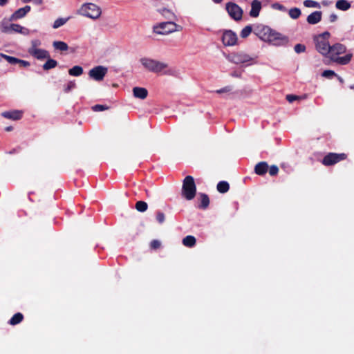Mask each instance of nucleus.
Wrapping results in <instances>:
<instances>
[{"instance_id":"5","label":"nucleus","mask_w":354,"mask_h":354,"mask_svg":"<svg viewBox=\"0 0 354 354\" xmlns=\"http://www.w3.org/2000/svg\"><path fill=\"white\" fill-rule=\"evenodd\" d=\"M196 193V186L194 179L192 176H187L183 181L182 186V196L187 200H192Z\"/></svg>"},{"instance_id":"21","label":"nucleus","mask_w":354,"mask_h":354,"mask_svg":"<svg viewBox=\"0 0 354 354\" xmlns=\"http://www.w3.org/2000/svg\"><path fill=\"white\" fill-rule=\"evenodd\" d=\"M133 96L136 98L144 100L148 95V91L142 87H134L133 88Z\"/></svg>"},{"instance_id":"19","label":"nucleus","mask_w":354,"mask_h":354,"mask_svg":"<svg viewBox=\"0 0 354 354\" xmlns=\"http://www.w3.org/2000/svg\"><path fill=\"white\" fill-rule=\"evenodd\" d=\"M261 9V3L259 0H253L251 3L250 15L252 17H257Z\"/></svg>"},{"instance_id":"2","label":"nucleus","mask_w":354,"mask_h":354,"mask_svg":"<svg viewBox=\"0 0 354 354\" xmlns=\"http://www.w3.org/2000/svg\"><path fill=\"white\" fill-rule=\"evenodd\" d=\"M346 51V47L342 44L337 43L330 46V53L328 55L331 59L341 65H346L350 62L353 55L351 53L346 54L343 57H337V55L344 53Z\"/></svg>"},{"instance_id":"58","label":"nucleus","mask_w":354,"mask_h":354,"mask_svg":"<svg viewBox=\"0 0 354 354\" xmlns=\"http://www.w3.org/2000/svg\"><path fill=\"white\" fill-rule=\"evenodd\" d=\"M67 212H68V215L71 214L68 209L67 210Z\"/></svg>"},{"instance_id":"42","label":"nucleus","mask_w":354,"mask_h":354,"mask_svg":"<svg viewBox=\"0 0 354 354\" xmlns=\"http://www.w3.org/2000/svg\"><path fill=\"white\" fill-rule=\"evenodd\" d=\"M156 220L160 223L162 224L165 222V214L162 212H157L156 213Z\"/></svg>"},{"instance_id":"23","label":"nucleus","mask_w":354,"mask_h":354,"mask_svg":"<svg viewBox=\"0 0 354 354\" xmlns=\"http://www.w3.org/2000/svg\"><path fill=\"white\" fill-rule=\"evenodd\" d=\"M24 319V315L21 313H15L9 320L8 324L15 326L21 323Z\"/></svg>"},{"instance_id":"57","label":"nucleus","mask_w":354,"mask_h":354,"mask_svg":"<svg viewBox=\"0 0 354 354\" xmlns=\"http://www.w3.org/2000/svg\"><path fill=\"white\" fill-rule=\"evenodd\" d=\"M15 149H13V151H10V153H15Z\"/></svg>"},{"instance_id":"45","label":"nucleus","mask_w":354,"mask_h":354,"mask_svg":"<svg viewBox=\"0 0 354 354\" xmlns=\"http://www.w3.org/2000/svg\"><path fill=\"white\" fill-rule=\"evenodd\" d=\"M230 91H231L230 86H225L224 88L217 90L216 93H223L230 92Z\"/></svg>"},{"instance_id":"35","label":"nucleus","mask_w":354,"mask_h":354,"mask_svg":"<svg viewBox=\"0 0 354 354\" xmlns=\"http://www.w3.org/2000/svg\"><path fill=\"white\" fill-rule=\"evenodd\" d=\"M53 46L55 49L60 50H66V43L64 41H54Z\"/></svg>"},{"instance_id":"46","label":"nucleus","mask_w":354,"mask_h":354,"mask_svg":"<svg viewBox=\"0 0 354 354\" xmlns=\"http://www.w3.org/2000/svg\"><path fill=\"white\" fill-rule=\"evenodd\" d=\"M337 19V16L335 14L333 13V14L330 15V16H329L330 22H331V23L335 22Z\"/></svg>"},{"instance_id":"41","label":"nucleus","mask_w":354,"mask_h":354,"mask_svg":"<svg viewBox=\"0 0 354 354\" xmlns=\"http://www.w3.org/2000/svg\"><path fill=\"white\" fill-rule=\"evenodd\" d=\"M94 111H102L109 109V106L102 104H95L92 107Z\"/></svg>"},{"instance_id":"50","label":"nucleus","mask_w":354,"mask_h":354,"mask_svg":"<svg viewBox=\"0 0 354 354\" xmlns=\"http://www.w3.org/2000/svg\"><path fill=\"white\" fill-rule=\"evenodd\" d=\"M32 1H33L35 4H37V5H41L43 2L42 0H31Z\"/></svg>"},{"instance_id":"39","label":"nucleus","mask_w":354,"mask_h":354,"mask_svg":"<svg viewBox=\"0 0 354 354\" xmlns=\"http://www.w3.org/2000/svg\"><path fill=\"white\" fill-rule=\"evenodd\" d=\"M268 171L270 176H274L279 173V168L277 165H273L268 168Z\"/></svg>"},{"instance_id":"36","label":"nucleus","mask_w":354,"mask_h":354,"mask_svg":"<svg viewBox=\"0 0 354 354\" xmlns=\"http://www.w3.org/2000/svg\"><path fill=\"white\" fill-rule=\"evenodd\" d=\"M322 77L328 78V79H331L333 77L337 76V75L335 73V71H332V70H325L322 73Z\"/></svg>"},{"instance_id":"32","label":"nucleus","mask_w":354,"mask_h":354,"mask_svg":"<svg viewBox=\"0 0 354 354\" xmlns=\"http://www.w3.org/2000/svg\"><path fill=\"white\" fill-rule=\"evenodd\" d=\"M0 56L1 57L4 58L8 63H10L11 64H17V62H19L18 58H16V57H14L12 56H9V55H7L3 53H1Z\"/></svg>"},{"instance_id":"6","label":"nucleus","mask_w":354,"mask_h":354,"mask_svg":"<svg viewBox=\"0 0 354 354\" xmlns=\"http://www.w3.org/2000/svg\"><path fill=\"white\" fill-rule=\"evenodd\" d=\"M80 12L82 15L93 19H98L102 14L101 8L92 3L83 4L80 8Z\"/></svg>"},{"instance_id":"28","label":"nucleus","mask_w":354,"mask_h":354,"mask_svg":"<svg viewBox=\"0 0 354 354\" xmlns=\"http://www.w3.org/2000/svg\"><path fill=\"white\" fill-rule=\"evenodd\" d=\"M57 65V61L55 59L48 58V60L43 65V69L45 71H48L50 69L54 68Z\"/></svg>"},{"instance_id":"38","label":"nucleus","mask_w":354,"mask_h":354,"mask_svg":"<svg viewBox=\"0 0 354 354\" xmlns=\"http://www.w3.org/2000/svg\"><path fill=\"white\" fill-rule=\"evenodd\" d=\"M306 46L301 44H297L295 46L294 50L297 53H304L306 51Z\"/></svg>"},{"instance_id":"22","label":"nucleus","mask_w":354,"mask_h":354,"mask_svg":"<svg viewBox=\"0 0 354 354\" xmlns=\"http://www.w3.org/2000/svg\"><path fill=\"white\" fill-rule=\"evenodd\" d=\"M351 6V3L346 0H338L335 4L337 9L342 11L348 10Z\"/></svg>"},{"instance_id":"31","label":"nucleus","mask_w":354,"mask_h":354,"mask_svg":"<svg viewBox=\"0 0 354 354\" xmlns=\"http://www.w3.org/2000/svg\"><path fill=\"white\" fill-rule=\"evenodd\" d=\"M135 207L137 211L140 212H145L148 208V205L145 201H139L136 203Z\"/></svg>"},{"instance_id":"9","label":"nucleus","mask_w":354,"mask_h":354,"mask_svg":"<svg viewBox=\"0 0 354 354\" xmlns=\"http://www.w3.org/2000/svg\"><path fill=\"white\" fill-rule=\"evenodd\" d=\"M227 59L230 62L235 64L248 63L253 60L250 55L243 52L231 53L228 55Z\"/></svg>"},{"instance_id":"24","label":"nucleus","mask_w":354,"mask_h":354,"mask_svg":"<svg viewBox=\"0 0 354 354\" xmlns=\"http://www.w3.org/2000/svg\"><path fill=\"white\" fill-rule=\"evenodd\" d=\"M200 198L201 204L198 205V207L203 209H207L209 205V198L208 195L206 194H200Z\"/></svg>"},{"instance_id":"56","label":"nucleus","mask_w":354,"mask_h":354,"mask_svg":"<svg viewBox=\"0 0 354 354\" xmlns=\"http://www.w3.org/2000/svg\"><path fill=\"white\" fill-rule=\"evenodd\" d=\"M350 88L354 90V84L350 86Z\"/></svg>"},{"instance_id":"43","label":"nucleus","mask_w":354,"mask_h":354,"mask_svg":"<svg viewBox=\"0 0 354 354\" xmlns=\"http://www.w3.org/2000/svg\"><path fill=\"white\" fill-rule=\"evenodd\" d=\"M299 98V97L298 95H287L286 97V99L290 103L298 100Z\"/></svg>"},{"instance_id":"51","label":"nucleus","mask_w":354,"mask_h":354,"mask_svg":"<svg viewBox=\"0 0 354 354\" xmlns=\"http://www.w3.org/2000/svg\"><path fill=\"white\" fill-rule=\"evenodd\" d=\"M12 129H13V127L12 126H9V127H7L5 128L6 131H12Z\"/></svg>"},{"instance_id":"14","label":"nucleus","mask_w":354,"mask_h":354,"mask_svg":"<svg viewBox=\"0 0 354 354\" xmlns=\"http://www.w3.org/2000/svg\"><path fill=\"white\" fill-rule=\"evenodd\" d=\"M272 30L269 26H259L255 30V35L261 40L268 41L269 39Z\"/></svg>"},{"instance_id":"25","label":"nucleus","mask_w":354,"mask_h":354,"mask_svg":"<svg viewBox=\"0 0 354 354\" xmlns=\"http://www.w3.org/2000/svg\"><path fill=\"white\" fill-rule=\"evenodd\" d=\"M196 240L194 236L188 235L183 239V244L188 248H192L196 245Z\"/></svg>"},{"instance_id":"13","label":"nucleus","mask_w":354,"mask_h":354,"mask_svg":"<svg viewBox=\"0 0 354 354\" xmlns=\"http://www.w3.org/2000/svg\"><path fill=\"white\" fill-rule=\"evenodd\" d=\"M237 35L236 34L229 30H225L223 32V36H222V41L224 46H232L235 44H236L237 42Z\"/></svg>"},{"instance_id":"8","label":"nucleus","mask_w":354,"mask_h":354,"mask_svg":"<svg viewBox=\"0 0 354 354\" xmlns=\"http://www.w3.org/2000/svg\"><path fill=\"white\" fill-rule=\"evenodd\" d=\"M1 31L3 33L11 34L12 32L21 33L22 35H28L29 32L28 29L21 26L19 24H11L7 25L3 22L1 24Z\"/></svg>"},{"instance_id":"47","label":"nucleus","mask_w":354,"mask_h":354,"mask_svg":"<svg viewBox=\"0 0 354 354\" xmlns=\"http://www.w3.org/2000/svg\"><path fill=\"white\" fill-rule=\"evenodd\" d=\"M274 8L279 9V10H286V8L284 7V6L281 5V4H279V3H276L274 4Z\"/></svg>"},{"instance_id":"4","label":"nucleus","mask_w":354,"mask_h":354,"mask_svg":"<svg viewBox=\"0 0 354 354\" xmlns=\"http://www.w3.org/2000/svg\"><path fill=\"white\" fill-rule=\"evenodd\" d=\"M182 30L183 27L180 25L171 21L160 23L153 28V32L158 35H168Z\"/></svg>"},{"instance_id":"53","label":"nucleus","mask_w":354,"mask_h":354,"mask_svg":"<svg viewBox=\"0 0 354 354\" xmlns=\"http://www.w3.org/2000/svg\"><path fill=\"white\" fill-rule=\"evenodd\" d=\"M214 3H221L223 0H212Z\"/></svg>"},{"instance_id":"1","label":"nucleus","mask_w":354,"mask_h":354,"mask_svg":"<svg viewBox=\"0 0 354 354\" xmlns=\"http://www.w3.org/2000/svg\"><path fill=\"white\" fill-rule=\"evenodd\" d=\"M140 63L148 71L159 73L162 72V74L167 75H173L174 71L172 69L167 68L168 64L160 61L150 59V58H141Z\"/></svg>"},{"instance_id":"17","label":"nucleus","mask_w":354,"mask_h":354,"mask_svg":"<svg viewBox=\"0 0 354 354\" xmlns=\"http://www.w3.org/2000/svg\"><path fill=\"white\" fill-rule=\"evenodd\" d=\"M322 13L321 11H315L310 14L306 19L309 24H317L322 20Z\"/></svg>"},{"instance_id":"7","label":"nucleus","mask_w":354,"mask_h":354,"mask_svg":"<svg viewBox=\"0 0 354 354\" xmlns=\"http://www.w3.org/2000/svg\"><path fill=\"white\" fill-rule=\"evenodd\" d=\"M347 158V154L344 153H328L322 159V163L326 167L334 165Z\"/></svg>"},{"instance_id":"10","label":"nucleus","mask_w":354,"mask_h":354,"mask_svg":"<svg viewBox=\"0 0 354 354\" xmlns=\"http://www.w3.org/2000/svg\"><path fill=\"white\" fill-rule=\"evenodd\" d=\"M226 10L229 15L235 21H240L243 16V10L235 3L228 2L226 3Z\"/></svg>"},{"instance_id":"30","label":"nucleus","mask_w":354,"mask_h":354,"mask_svg":"<svg viewBox=\"0 0 354 354\" xmlns=\"http://www.w3.org/2000/svg\"><path fill=\"white\" fill-rule=\"evenodd\" d=\"M288 15L290 18L297 19L301 16V10L298 8H292L289 10Z\"/></svg>"},{"instance_id":"3","label":"nucleus","mask_w":354,"mask_h":354,"mask_svg":"<svg viewBox=\"0 0 354 354\" xmlns=\"http://www.w3.org/2000/svg\"><path fill=\"white\" fill-rule=\"evenodd\" d=\"M330 35L328 32H324L322 34L315 37L314 40L317 50L323 55H328L330 53V45L329 44V37Z\"/></svg>"},{"instance_id":"44","label":"nucleus","mask_w":354,"mask_h":354,"mask_svg":"<svg viewBox=\"0 0 354 354\" xmlns=\"http://www.w3.org/2000/svg\"><path fill=\"white\" fill-rule=\"evenodd\" d=\"M17 64H19L21 67H28L30 66V63L28 61L20 59H19V62H17Z\"/></svg>"},{"instance_id":"55","label":"nucleus","mask_w":354,"mask_h":354,"mask_svg":"<svg viewBox=\"0 0 354 354\" xmlns=\"http://www.w3.org/2000/svg\"><path fill=\"white\" fill-rule=\"evenodd\" d=\"M24 3H28L31 1V0H21Z\"/></svg>"},{"instance_id":"16","label":"nucleus","mask_w":354,"mask_h":354,"mask_svg":"<svg viewBox=\"0 0 354 354\" xmlns=\"http://www.w3.org/2000/svg\"><path fill=\"white\" fill-rule=\"evenodd\" d=\"M30 6H26L24 8H19L10 16V21H16L23 18L30 11Z\"/></svg>"},{"instance_id":"18","label":"nucleus","mask_w":354,"mask_h":354,"mask_svg":"<svg viewBox=\"0 0 354 354\" xmlns=\"http://www.w3.org/2000/svg\"><path fill=\"white\" fill-rule=\"evenodd\" d=\"M268 165L266 162L262 161L257 163L254 167V172L259 176L265 175L268 170Z\"/></svg>"},{"instance_id":"52","label":"nucleus","mask_w":354,"mask_h":354,"mask_svg":"<svg viewBox=\"0 0 354 354\" xmlns=\"http://www.w3.org/2000/svg\"><path fill=\"white\" fill-rule=\"evenodd\" d=\"M336 77H337L338 80H339L341 83H344V80H343L341 77H339V76H338V75H337V76H336Z\"/></svg>"},{"instance_id":"33","label":"nucleus","mask_w":354,"mask_h":354,"mask_svg":"<svg viewBox=\"0 0 354 354\" xmlns=\"http://www.w3.org/2000/svg\"><path fill=\"white\" fill-rule=\"evenodd\" d=\"M252 31V28L250 25L246 26L241 32V37L242 38L248 37Z\"/></svg>"},{"instance_id":"37","label":"nucleus","mask_w":354,"mask_h":354,"mask_svg":"<svg viewBox=\"0 0 354 354\" xmlns=\"http://www.w3.org/2000/svg\"><path fill=\"white\" fill-rule=\"evenodd\" d=\"M65 23H66V19L59 18L55 21V22L53 25V28L56 29V28H58L59 27L64 25Z\"/></svg>"},{"instance_id":"11","label":"nucleus","mask_w":354,"mask_h":354,"mask_svg":"<svg viewBox=\"0 0 354 354\" xmlns=\"http://www.w3.org/2000/svg\"><path fill=\"white\" fill-rule=\"evenodd\" d=\"M108 69L106 67L103 66H97L91 68L88 72L90 78L100 82L103 80L106 74L107 73Z\"/></svg>"},{"instance_id":"48","label":"nucleus","mask_w":354,"mask_h":354,"mask_svg":"<svg viewBox=\"0 0 354 354\" xmlns=\"http://www.w3.org/2000/svg\"><path fill=\"white\" fill-rule=\"evenodd\" d=\"M231 75H232V77H239V78H240V77H241V73H240V72H237V71H234V72H233V73L231 74Z\"/></svg>"},{"instance_id":"15","label":"nucleus","mask_w":354,"mask_h":354,"mask_svg":"<svg viewBox=\"0 0 354 354\" xmlns=\"http://www.w3.org/2000/svg\"><path fill=\"white\" fill-rule=\"evenodd\" d=\"M23 111L19 110H11L3 111L1 113V115L6 119L12 120H19L23 116Z\"/></svg>"},{"instance_id":"12","label":"nucleus","mask_w":354,"mask_h":354,"mask_svg":"<svg viewBox=\"0 0 354 354\" xmlns=\"http://www.w3.org/2000/svg\"><path fill=\"white\" fill-rule=\"evenodd\" d=\"M270 37V38H269L268 41L276 46L285 45L288 42V38L286 36H284L274 30H272Z\"/></svg>"},{"instance_id":"54","label":"nucleus","mask_w":354,"mask_h":354,"mask_svg":"<svg viewBox=\"0 0 354 354\" xmlns=\"http://www.w3.org/2000/svg\"><path fill=\"white\" fill-rule=\"evenodd\" d=\"M73 86V85L71 86V84H68V86H67L68 90H70Z\"/></svg>"},{"instance_id":"20","label":"nucleus","mask_w":354,"mask_h":354,"mask_svg":"<svg viewBox=\"0 0 354 354\" xmlns=\"http://www.w3.org/2000/svg\"><path fill=\"white\" fill-rule=\"evenodd\" d=\"M31 55L37 59H44L50 57L49 53L44 49L35 48L31 52Z\"/></svg>"},{"instance_id":"34","label":"nucleus","mask_w":354,"mask_h":354,"mask_svg":"<svg viewBox=\"0 0 354 354\" xmlns=\"http://www.w3.org/2000/svg\"><path fill=\"white\" fill-rule=\"evenodd\" d=\"M304 5L307 8H319V3L313 0H305Z\"/></svg>"},{"instance_id":"26","label":"nucleus","mask_w":354,"mask_h":354,"mask_svg":"<svg viewBox=\"0 0 354 354\" xmlns=\"http://www.w3.org/2000/svg\"><path fill=\"white\" fill-rule=\"evenodd\" d=\"M160 13L167 19L176 20V16L175 14L167 8H162L159 10Z\"/></svg>"},{"instance_id":"27","label":"nucleus","mask_w":354,"mask_h":354,"mask_svg":"<svg viewBox=\"0 0 354 354\" xmlns=\"http://www.w3.org/2000/svg\"><path fill=\"white\" fill-rule=\"evenodd\" d=\"M218 192L225 194L230 189V185L227 181H220L216 186Z\"/></svg>"},{"instance_id":"40","label":"nucleus","mask_w":354,"mask_h":354,"mask_svg":"<svg viewBox=\"0 0 354 354\" xmlns=\"http://www.w3.org/2000/svg\"><path fill=\"white\" fill-rule=\"evenodd\" d=\"M161 246V243L160 241L154 239L152 240L150 243V248L152 250H157L160 248Z\"/></svg>"},{"instance_id":"49","label":"nucleus","mask_w":354,"mask_h":354,"mask_svg":"<svg viewBox=\"0 0 354 354\" xmlns=\"http://www.w3.org/2000/svg\"><path fill=\"white\" fill-rule=\"evenodd\" d=\"M8 2V0H0V6H3Z\"/></svg>"},{"instance_id":"29","label":"nucleus","mask_w":354,"mask_h":354,"mask_svg":"<svg viewBox=\"0 0 354 354\" xmlns=\"http://www.w3.org/2000/svg\"><path fill=\"white\" fill-rule=\"evenodd\" d=\"M68 73L72 76L78 77L83 73V68L80 66H75L69 69Z\"/></svg>"}]
</instances>
